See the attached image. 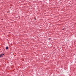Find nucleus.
I'll use <instances>...</instances> for the list:
<instances>
[{
  "instance_id": "nucleus-1",
  "label": "nucleus",
  "mask_w": 76,
  "mask_h": 76,
  "mask_svg": "<svg viewBox=\"0 0 76 76\" xmlns=\"http://www.w3.org/2000/svg\"><path fill=\"white\" fill-rule=\"evenodd\" d=\"M1 56H4V53H2L1 54Z\"/></svg>"
},
{
  "instance_id": "nucleus-2",
  "label": "nucleus",
  "mask_w": 76,
  "mask_h": 76,
  "mask_svg": "<svg viewBox=\"0 0 76 76\" xmlns=\"http://www.w3.org/2000/svg\"><path fill=\"white\" fill-rule=\"evenodd\" d=\"M8 47L7 46L6 47V50H8Z\"/></svg>"
},
{
  "instance_id": "nucleus-3",
  "label": "nucleus",
  "mask_w": 76,
  "mask_h": 76,
  "mask_svg": "<svg viewBox=\"0 0 76 76\" xmlns=\"http://www.w3.org/2000/svg\"><path fill=\"white\" fill-rule=\"evenodd\" d=\"M2 56H1V54H0V57H1Z\"/></svg>"
},
{
  "instance_id": "nucleus-4",
  "label": "nucleus",
  "mask_w": 76,
  "mask_h": 76,
  "mask_svg": "<svg viewBox=\"0 0 76 76\" xmlns=\"http://www.w3.org/2000/svg\"><path fill=\"white\" fill-rule=\"evenodd\" d=\"M63 30H64V29H63Z\"/></svg>"
}]
</instances>
